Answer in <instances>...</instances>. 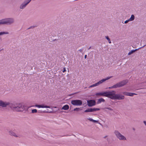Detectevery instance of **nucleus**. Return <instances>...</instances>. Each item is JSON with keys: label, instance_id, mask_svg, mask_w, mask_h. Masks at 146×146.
Returning <instances> with one entry per match:
<instances>
[{"label": "nucleus", "instance_id": "obj_8", "mask_svg": "<svg viewBox=\"0 0 146 146\" xmlns=\"http://www.w3.org/2000/svg\"><path fill=\"white\" fill-rule=\"evenodd\" d=\"M71 103L73 105L80 106L82 104V101L80 100H73L71 101Z\"/></svg>", "mask_w": 146, "mask_h": 146}, {"label": "nucleus", "instance_id": "obj_23", "mask_svg": "<svg viewBox=\"0 0 146 146\" xmlns=\"http://www.w3.org/2000/svg\"><path fill=\"white\" fill-rule=\"evenodd\" d=\"M82 109H80V108H74L73 110L74 111H78L80 110H81Z\"/></svg>", "mask_w": 146, "mask_h": 146}, {"label": "nucleus", "instance_id": "obj_12", "mask_svg": "<svg viewBox=\"0 0 146 146\" xmlns=\"http://www.w3.org/2000/svg\"><path fill=\"white\" fill-rule=\"evenodd\" d=\"M145 46V45L143 46V47H140V48H138V49H135V50H131L130 52H129L128 53V55H131V54H132L134 52H135L138 50L139 49H140V48H143V47H144Z\"/></svg>", "mask_w": 146, "mask_h": 146}, {"label": "nucleus", "instance_id": "obj_20", "mask_svg": "<svg viewBox=\"0 0 146 146\" xmlns=\"http://www.w3.org/2000/svg\"><path fill=\"white\" fill-rule=\"evenodd\" d=\"M135 19V16L133 15H132L130 18L129 19L130 21H133Z\"/></svg>", "mask_w": 146, "mask_h": 146}, {"label": "nucleus", "instance_id": "obj_15", "mask_svg": "<svg viewBox=\"0 0 146 146\" xmlns=\"http://www.w3.org/2000/svg\"><path fill=\"white\" fill-rule=\"evenodd\" d=\"M69 106L68 105H66L64 106L62 108V110H67L69 109Z\"/></svg>", "mask_w": 146, "mask_h": 146}, {"label": "nucleus", "instance_id": "obj_40", "mask_svg": "<svg viewBox=\"0 0 146 146\" xmlns=\"http://www.w3.org/2000/svg\"><path fill=\"white\" fill-rule=\"evenodd\" d=\"M107 140H108V139H107Z\"/></svg>", "mask_w": 146, "mask_h": 146}, {"label": "nucleus", "instance_id": "obj_1", "mask_svg": "<svg viewBox=\"0 0 146 146\" xmlns=\"http://www.w3.org/2000/svg\"><path fill=\"white\" fill-rule=\"evenodd\" d=\"M7 106L9 107L11 110L17 111H23L24 110L28 109V108L21 104L10 103L9 102H4L0 100V106L4 108L6 107Z\"/></svg>", "mask_w": 146, "mask_h": 146}, {"label": "nucleus", "instance_id": "obj_10", "mask_svg": "<svg viewBox=\"0 0 146 146\" xmlns=\"http://www.w3.org/2000/svg\"><path fill=\"white\" fill-rule=\"evenodd\" d=\"M100 110V109L99 108H88L85 110L84 112L86 113L93 112L97 111H99Z\"/></svg>", "mask_w": 146, "mask_h": 146}, {"label": "nucleus", "instance_id": "obj_14", "mask_svg": "<svg viewBox=\"0 0 146 146\" xmlns=\"http://www.w3.org/2000/svg\"><path fill=\"white\" fill-rule=\"evenodd\" d=\"M9 135L11 136H13L16 137H18V136L16 135V134L12 131H10L9 132Z\"/></svg>", "mask_w": 146, "mask_h": 146}, {"label": "nucleus", "instance_id": "obj_28", "mask_svg": "<svg viewBox=\"0 0 146 146\" xmlns=\"http://www.w3.org/2000/svg\"><path fill=\"white\" fill-rule=\"evenodd\" d=\"M35 27V26H31V27H30L29 28H28V29H32V28H33Z\"/></svg>", "mask_w": 146, "mask_h": 146}, {"label": "nucleus", "instance_id": "obj_13", "mask_svg": "<svg viewBox=\"0 0 146 146\" xmlns=\"http://www.w3.org/2000/svg\"><path fill=\"white\" fill-rule=\"evenodd\" d=\"M27 5L24 2L20 5V9H23L25 8Z\"/></svg>", "mask_w": 146, "mask_h": 146}, {"label": "nucleus", "instance_id": "obj_19", "mask_svg": "<svg viewBox=\"0 0 146 146\" xmlns=\"http://www.w3.org/2000/svg\"><path fill=\"white\" fill-rule=\"evenodd\" d=\"M41 108H50V107L49 106L45 105L44 104L40 105Z\"/></svg>", "mask_w": 146, "mask_h": 146}, {"label": "nucleus", "instance_id": "obj_16", "mask_svg": "<svg viewBox=\"0 0 146 146\" xmlns=\"http://www.w3.org/2000/svg\"><path fill=\"white\" fill-rule=\"evenodd\" d=\"M105 100L102 98H100L98 100V101L97 102V104H99L101 103L102 102H105Z\"/></svg>", "mask_w": 146, "mask_h": 146}, {"label": "nucleus", "instance_id": "obj_30", "mask_svg": "<svg viewBox=\"0 0 146 146\" xmlns=\"http://www.w3.org/2000/svg\"><path fill=\"white\" fill-rule=\"evenodd\" d=\"M108 88H109V89H111V88H113V86H112L111 87H109Z\"/></svg>", "mask_w": 146, "mask_h": 146}, {"label": "nucleus", "instance_id": "obj_6", "mask_svg": "<svg viewBox=\"0 0 146 146\" xmlns=\"http://www.w3.org/2000/svg\"><path fill=\"white\" fill-rule=\"evenodd\" d=\"M111 91H109L108 92H101L97 93L96 94V96H106L110 98Z\"/></svg>", "mask_w": 146, "mask_h": 146}, {"label": "nucleus", "instance_id": "obj_34", "mask_svg": "<svg viewBox=\"0 0 146 146\" xmlns=\"http://www.w3.org/2000/svg\"><path fill=\"white\" fill-rule=\"evenodd\" d=\"M74 93V94H71L70 95V96H72L74 94H76V93Z\"/></svg>", "mask_w": 146, "mask_h": 146}, {"label": "nucleus", "instance_id": "obj_11", "mask_svg": "<svg viewBox=\"0 0 146 146\" xmlns=\"http://www.w3.org/2000/svg\"><path fill=\"white\" fill-rule=\"evenodd\" d=\"M123 94L127 96H133L134 95H136L137 94L134 93H131L126 92H123Z\"/></svg>", "mask_w": 146, "mask_h": 146}, {"label": "nucleus", "instance_id": "obj_4", "mask_svg": "<svg viewBox=\"0 0 146 146\" xmlns=\"http://www.w3.org/2000/svg\"><path fill=\"white\" fill-rule=\"evenodd\" d=\"M128 80H127L122 81L113 85V88H116L123 86L128 82Z\"/></svg>", "mask_w": 146, "mask_h": 146}, {"label": "nucleus", "instance_id": "obj_17", "mask_svg": "<svg viewBox=\"0 0 146 146\" xmlns=\"http://www.w3.org/2000/svg\"><path fill=\"white\" fill-rule=\"evenodd\" d=\"M88 120H89V121H91L92 122L94 123H98V121L94 120L93 119H92L91 118H89L88 119Z\"/></svg>", "mask_w": 146, "mask_h": 146}, {"label": "nucleus", "instance_id": "obj_22", "mask_svg": "<svg viewBox=\"0 0 146 146\" xmlns=\"http://www.w3.org/2000/svg\"><path fill=\"white\" fill-rule=\"evenodd\" d=\"M31 1V0H25L24 2L27 5Z\"/></svg>", "mask_w": 146, "mask_h": 146}, {"label": "nucleus", "instance_id": "obj_38", "mask_svg": "<svg viewBox=\"0 0 146 146\" xmlns=\"http://www.w3.org/2000/svg\"><path fill=\"white\" fill-rule=\"evenodd\" d=\"M3 49H2V50H0V52L1 51V50H3Z\"/></svg>", "mask_w": 146, "mask_h": 146}, {"label": "nucleus", "instance_id": "obj_36", "mask_svg": "<svg viewBox=\"0 0 146 146\" xmlns=\"http://www.w3.org/2000/svg\"><path fill=\"white\" fill-rule=\"evenodd\" d=\"M91 46H90V47L88 48V50H89V49H90L91 48Z\"/></svg>", "mask_w": 146, "mask_h": 146}, {"label": "nucleus", "instance_id": "obj_31", "mask_svg": "<svg viewBox=\"0 0 146 146\" xmlns=\"http://www.w3.org/2000/svg\"><path fill=\"white\" fill-rule=\"evenodd\" d=\"M143 123L146 127V121H143Z\"/></svg>", "mask_w": 146, "mask_h": 146}, {"label": "nucleus", "instance_id": "obj_24", "mask_svg": "<svg viewBox=\"0 0 146 146\" xmlns=\"http://www.w3.org/2000/svg\"><path fill=\"white\" fill-rule=\"evenodd\" d=\"M37 111L36 109H33L32 110V113H36L37 112Z\"/></svg>", "mask_w": 146, "mask_h": 146}, {"label": "nucleus", "instance_id": "obj_37", "mask_svg": "<svg viewBox=\"0 0 146 146\" xmlns=\"http://www.w3.org/2000/svg\"><path fill=\"white\" fill-rule=\"evenodd\" d=\"M133 130L135 131V128H133Z\"/></svg>", "mask_w": 146, "mask_h": 146}, {"label": "nucleus", "instance_id": "obj_5", "mask_svg": "<svg viewBox=\"0 0 146 146\" xmlns=\"http://www.w3.org/2000/svg\"><path fill=\"white\" fill-rule=\"evenodd\" d=\"M114 133L117 137L120 140L125 141L126 140V138L122 135L118 131L115 130L114 131Z\"/></svg>", "mask_w": 146, "mask_h": 146}, {"label": "nucleus", "instance_id": "obj_27", "mask_svg": "<svg viewBox=\"0 0 146 146\" xmlns=\"http://www.w3.org/2000/svg\"><path fill=\"white\" fill-rule=\"evenodd\" d=\"M130 21H129V19H128V20H126L125 21V22H124V23L125 24H126V23H128Z\"/></svg>", "mask_w": 146, "mask_h": 146}, {"label": "nucleus", "instance_id": "obj_39", "mask_svg": "<svg viewBox=\"0 0 146 146\" xmlns=\"http://www.w3.org/2000/svg\"><path fill=\"white\" fill-rule=\"evenodd\" d=\"M42 112H41H41H39V111H38V112H39V113Z\"/></svg>", "mask_w": 146, "mask_h": 146}, {"label": "nucleus", "instance_id": "obj_2", "mask_svg": "<svg viewBox=\"0 0 146 146\" xmlns=\"http://www.w3.org/2000/svg\"><path fill=\"white\" fill-rule=\"evenodd\" d=\"M110 98L112 100H122L124 99V96L120 94H116L115 91H111Z\"/></svg>", "mask_w": 146, "mask_h": 146}, {"label": "nucleus", "instance_id": "obj_3", "mask_svg": "<svg viewBox=\"0 0 146 146\" xmlns=\"http://www.w3.org/2000/svg\"><path fill=\"white\" fill-rule=\"evenodd\" d=\"M15 22V20L14 18H10L2 19L0 20V25H10Z\"/></svg>", "mask_w": 146, "mask_h": 146}, {"label": "nucleus", "instance_id": "obj_7", "mask_svg": "<svg viewBox=\"0 0 146 146\" xmlns=\"http://www.w3.org/2000/svg\"><path fill=\"white\" fill-rule=\"evenodd\" d=\"M110 78H111V77H108L106 78L103 79L102 80H100V81H99L98 82H97V83L90 86L89 87L92 88V87H94L95 86H98V85H99V84H102L103 82L105 81L106 80H107L109 79Z\"/></svg>", "mask_w": 146, "mask_h": 146}, {"label": "nucleus", "instance_id": "obj_9", "mask_svg": "<svg viewBox=\"0 0 146 146\" xmlns=\"http://www.w3.org/2000/svg\"><path fill=\"white\" fill-rule=\"evenodd\" d=\"M87 105L89 107H92L96 104V101L94 100H89L87 101Z\"/></svg>", "mask_w": 146, "mask_h": 146}, {"label": "nucleus", "instance_id": "obj_18", "mask_svg": "<svg viewBox=\"0 0 146 146\" xmlns=\"http://www.w3.org/2000/svg\"><path fill=\"white\" fill-rule=\"evenodd\" d=\"M9 33L8 32L2 31L0 32V36L5 34H9Z\"/></svg>", "mask_w": 146, "mask_h": 146}, {"label": "nucleus", "instance_id": "obj_29", "mask_svg": "<svg viewBox=\"0 0 146 146\" xmlns=\"http://www.w3.org/2000/svg\"><path fill=\"white\" fill-rule=\"evenodd\" d=\"M83 48H82V49H80L78 50V51H80V52H82L83 50Z\"/></svg>", "mask_w": 146, "mask_h": 146}, {"label": "nucleus", "instance_id": "obj_32", "mask_svg": "<svg viewBox=\"0 0 146 146\" xmlns=\"http://www.w3.org/2000/svg\"><path fill=\"white\" fill-rule=\"evenodd\" d=\"M66 71V70L65 68H64L62 72H65Z\"/></svg>", "mask_w": 146, "mask_h": 146}, {"label": "nucleus", "instance_id": "obj_26", "mask_svg": "<svg viewBox=\"0 0 146 146\" xmlns=\"http://www.w3.org/2000/svg\"><path fill=\"white\" fill-rule=\"evenodd\" d=\"M105 109H108V110H111V111H112L113 110L112 109L110 108H109V107H107V108H105Z\"/></svg>", "mask_w": 146, "mask_h": 146}, {"label": "nucleus", "instance_id": "obj_35", "mask_svg": "<svg viewBox=\"0 0 146 146\" xmlns=\"http://www.w3.org/2000/svg\"><path fill=\"white\" fill-rule=\"evenodd\" d=\"M107 136H107V135H106V136H105V137H104V138H106V137H107Z\"/></svg>", "mask_w": 146, "mask_h": 146}, {"label": "nucleus", "instance_id": "obj_21", "mask_svg": "<svg viewBox=\"0 0 146 146\" xmlns=\"http://www.w3.org/2000/svg\"><path fill=\"white\" fill-rule=\"evenodd\" d=\"M105 38L108 40L109 42L110 43H111V42L110 41V39L109 38V37L108 36H105Z\"/></svg>", "mask_w": 146, "mask_h": 146}, {"label": "nucleus", "instance_id": "obj_25", "mask_svg": "<svg viewBox=\"0 0 146 146\" xmlns=\"http://www.w3.org/2000/svg\"><path fill=\"white\" fill-rule=\"evenodd\" d=\"M35 106L37 107L38 108H41V106L40 105H36Z\"/></svg>", "mask_w": 146, "mask_h": 146}, {"label": "nucleus", "instance_id": "obj_33", "mask_svg": "<svg viewBox=\"0 0 146 146\" xmlns=\"http://www.w3.org/2000/svg\"><path fill=\"white\" fill-rule=\"evenodd\" d=\"M87 56V55H85L84 56V58L86 59V58Z\"/></svg>", "mask_w": 146, "mask_h": 146}]
</instances>
